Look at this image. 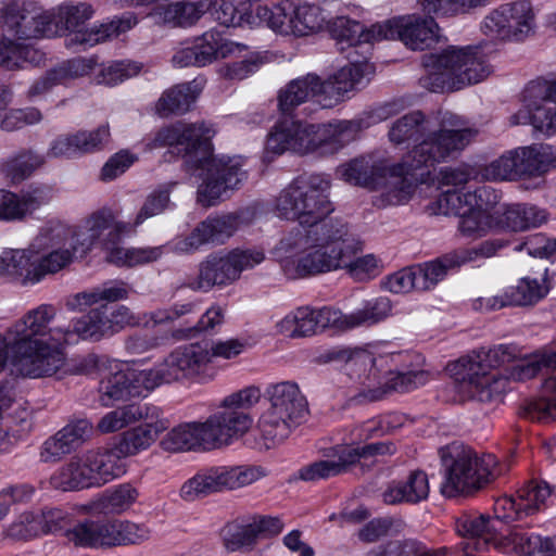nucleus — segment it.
<instances>
[{
  "label": "nucleus",
  "instance_id": "obj_34",
  "mask_svg": "<svg viewBox=\"0 0 556 556\" xmlns=\"http://www.w3.org/2000/svg\"><path fill=\"white\" fill-rule=\"evenodd\" d=\"M210 8V2L204 0L189 1L178 0L154 8L152 16L156 22L173 26H190L194 24Z\"/></svg>",
  "mask_w": 556,
  "mask_h": 556
},
{
  "label": "nucleus",
  "instance_id": "obj_38",
  "mask_svg": "<svg viewBox=\"0 0 556 556\" xmlns=\"http://www.w3.org/2000/svg\"><path fill=\"white\" fill-rule=\"evenodd\" d=\"M109 313V304H101L73 320L70 329L72 338L77 336L83 340L99 341L114 334Z\"/></svg>",
  "mask_w": 556,
  "mask_h": 556
},
{
  "label": "nucleus",
  "instance_id": "obj_11",
  "mask_svg": "<svg viewBox=\"0 0 556 556\" xmlns=\"http://www.w3.org/2000/svg\"><path fill=\"white\" fill-rule=\"evenodd\" d=\"M58 311L51 304H40L29 309L11 327L5 336L0 334V371L8 359V344L50 340L58 343L72 341L70 328L52 327Z\"/></svg>",
  "mask_w": 556,
  "mask_h": 556
},
{
  "label": "nucleus",
  "instance_id": "obj_36",
  "mask_svg": "<svg viewBox=\"0 0 556 556\" xmlns=\"http://www.w3.org/2000/svg\"><path fill=\"white\" fill-rule=\"evenodd\" d=\"M157 414V407L148 403H130L106 413L97 424L96 429L102 433L116 432L141 418H151Z\"/></svg>",
  "mask_w": 556,
  "mask_h": 556
},
{
  "label": "nucleus",
  "instance_id": "obj_46",
  "mask_svg": "<svg viewBox=\"0 0 556 556\" xmlns=\"http://www.w3.org/2000/svg\"><path fill=\"white\" fill-rule=\"evenodd\" d=\"M106 250L108 262L116 266L134 267L157 261L163 255V247L124 248L117 242Z\"/></svg>",
  "mask_w": 556,
  "mask_h": 556
},
{
  "label": "nucleus",
  "instance_id": "obj_30",
  "mask_svg": "<svg viewBox=\"0 0 556 556\" xmlns=\"http://www.w3.org/2000/svg\"><path fill=\"white\" fill-rule=\"evenodd\" d=\"M161 409L151 418H141L143 425L131 428L122 434V438L114 450L117 455L130 456L149 448L157 437L167 429V421L160 418Z\"/></svg>",
  "mask_w": 556,
  "mask_h": 556
},
{
  "label": "nucleus",
  "instance_id": "obj_42",
  "mask_svg": "<svg viewBox=\"0 0 556 556\" xmlns=\"http://www.w3.org/2000/svg\"><path fill=\"white\" fill-rule=\"evenodd\" d=\"M201 90L202 87L195 80L176 85L162 94L156 111L162 116L184 114L190 110Z\"/></svg>",
  "mask_w": 556,
  "mask_h": 556
},
{
  "label": "nucleus",
  "instance_id": "obj_57",
  "mask_svg": "<svg viewBox=\"0 0 556 556\" xmlns=\"http://www.w3.org/2000/svg\"><path fill=\"white\" fill-rule=\"evenodd\" d=\"M508 241L504 239H490L481 242L478 247L470 249H459L454 251L451 261L460 266L476 262L479 258H489L495 256L498 251L506 248Z\"/></svg>",
  "mask_w": 556,
  "mask_h": 556
},
{
  "label": "nucleus",
  "instance_id": "obj_24",
  "mask_svg": "<svg viewBox=\"0 0 556 556\" xmlns=\"http://www.w3.org/2000/svg\"><path fill=\"white\" fill-rule=\"evenodd\" d=\"M372 73V65L366 60H354L342 66L333 75L323 79L324 92L326 93L324 104L332 109L343 101L348 92L364 87L369 81Z\"/></svg>",
  "mask_w": 556,
  "mask_h": 556
},
{
  "label": "nucleus",
  "instance_id": "obj_50",
  "mask_svg": "<svg viewBox=\"0 0 556 556\" xmlns=\"http://www.w3.org/2000/svg\"><path fill=\"white\" fill-rule=\"evenodd\" d=\"M389 139L394 146L408 149L407 154L401 161L412 155L416 170L417 114L409 113L395 121L389 130Z\"/></svg>",
  "mask_w": 556,
  "mask_h": 556
},
{
  "label": "nucleus",
  "instance_id": "obj_52",
  "mask_svg": "<svg viewBox=\"0 0 556 556\" xmlns=\"http://www.w3.org/2000/svg\"><path fill=\"white\" fill-rule=\"evenodd\" d=\"M516 149L508 150L480 168L479 175L488 181H511L519 178Z\"/></svg>",
  "mask_w": 556,
  "mask_h": 556
},
{
  "label": "nucleus",
  "instance_id": "obj_45",
  "mask_svg": "<svg viewBox=\"0 0 556 556\" xmlns=\"http://www.w3.org/2000/svg\"><path fill=\"white\" fill-rule=\"evenodd\" d=\"M50 12L51 24L55 25V36H61L81 29L85 22L92 17L94 11L91 4L79 2L64 3Z\"/></svg>",
  "mask_w": 556,
  "mask_h": 556
},
{
  "label": "nucleus",
  "instance_id": "obj_64",
  "mask_svg": "<svg viewBox=\"0 0 556 556\" xmlns=\"http://www.w3.org/2000/svg\"><path fill=\"white\" fill-rule=\"evenodd\" d=\"M531 124L546 136L556 134V104L543 98V102L531 112Z\"/></svg>",
  "mask_w": 556,
  "mask_h": 556
},
{
  "label": "nucleus",
  "instance_id": "obj_20",
  "mask_svg": "<svg viewBox=\"0 0 556 556\" xmlns=\"http://www.w3.org/2000/svg\"><path fill=\"white\" fill-rule=\"evenodd\" d=\"M340 318L341 311L332 307L325 306L315 309L309 306H302L287 314L276 324V328L280 334L290 338H303L314 336L325 329L340 331Z\"/></svg>",
  "mask_w": 556,
  "mask_h": 556
},
{
  "label": "nucleus",
  "instance_id": "obj_62",
  "mask_svg": "<svg viewBox=\"0 0 556 556\" xmlns=\"http://www.w3.org/2000/svg\"><path fill=\"white\" fill-rule=\"evenodd\" d=\"M257 539L252 522L248 525H230L224 530L225 546L231 552L251 547L256 543Z\"/></svg>",
  "mask_w": 556,
  "mask_h": 556
},
{
  "label": "nucleus",
  "instance_id": "obj_37",
  "mask_svg": "<svg viewBox=\"0 0 556 556\" xmlns=\"http://www.w3.org/2000/svg\"><path fill=\"white\" fill-rule=\"evenodd\" d=\"M34 251L28 249H9L0 254V275L18 281L23 286H34L33 274L36 271Z\"/></svg>",
  "mask_w": 556,
  "mask_h": 556
},
{
  "label": "nucleus",
  "instance_id": "obj_43",
  "mask_svg": "<svg viewBox=\"0 0 556 556\" xmlns=\"http://www.w3.org/2000/svg\"><path fill=\"white\" fill-rule=\"evenodd\" d=\"M76 240V229L60 219H50L39 229L30 243V251L70 248Z\"/></svg>",
  "mask_w": 556,
  "mask_h": 556
},
{
  "label": "nucleus",
  "instance_id": "obj_22",
  "mask_svg": "<svg viewBox=\"0 0 556 556\" xmlns=\"http://www.w3.org/2000/svg\"><path fill=\"white\" fill-rule=\"evenodd\" d=\"M72 460L83 475L87 489L101 486L125 473L122 458L114 450H89L73 456Z\"/></svg>",
  "mask_w": 556,
  "mask_h": 556
},
{
  "label": "nucleus",
  "instance_id": "obj_41",
  "mask_svg": "<svg viewBox=\"0 0 556 556\" xmlns=\"http://www.w3.org/2000/svg\"><path fill=\"white\" fill-rule=\"evenodd\" d=\"M392 303L387 296H379L364 303L351 314L341 312L340 331L351 330L362 326H371L378 324L390 316Z\"/></svg>",
  "mask_w": 556,
  "mask_h": 556
},
{
  "label": "nucleus",
  "instance_id": "obj_53",
  "mask_svg": "<svg viewBox=\"0 0 556 556\" xmlns=\"http://www.w3.org/2000/svg\"><path fill=\"white\" fill-rule=\"evenodd\" d=\"M98 391L101 405L113 406L130 395V380L123 370L110 372L101 379Z\"/></svg>",
  "mask_w": 556,
  "mask_h": 556
},
{
  "label": "nucleus",
  "instance_id": "obj_61",
  "mask_svg": "<svg viewBox=\"0 0 556 556\" xmlns=\"http://www.w3.org/2000/svg\"><path fill=\"white\" fill-rule=\"evenodd\" d=\"M93 431L94 427L90 420L86 418H78L67 422L61 430H59V433L73 452L89 441Z\"/></svg>",
  "mask_w": 556,
  "mask_h": 556
},
{
  "label": "nucleus",
  "instance_id": "obj_16",
  "mask_svg": "<svg viewBox=\"0 0 556 556\" xmlns=\"http://www.w3.org/2000/svg\"><path fill=\"white\" fill-rule=\"evenodd\" d=\"M535 27V14L528 0L502 3L483 17L480 30L488 37L503 41H522Z\"/></svg>",
  "mask_w": 556,
  "mask_h": 556
},
{
  "label": "nucleus",
  "instance_id": "obj_35",
  "mask_svg": "<svg viewBox=\"0 0 556 556\" xmlns=\"http://www.w3.org/2000/svg\"><path fill=\"white\" fill-rule=\"evenodd\" d=\"M519 178L542 176L556 168V149L548 144L516 148Z\"/></svg>",
  "mask_w": 556,
  "mask_h": 556
},
{
  "label": "nucleus",
  "instance_id": "obj_47",
  "mask_svg": "<svg viewBox=\"0 0 556 556\" xmlns=\"http://www.w3.org/2000/svg\"><path fill=\"white\" fill-rule=\"evenodd\" d=\"M75 245L76 242H72L70 248L34 251L40 256L36 261V271L31 276L33 281L40 282L47 275L55 274L68 266L73 262L75 253H80V249H76Z\"/></svg>",
  "mask_w": 556,
  "mask_h": 556
},
{
  "label": "nucleus",
  "instance_id": "obj_25",
  "mask_svg": "<svg viewBox=\"0 0 556 556\" xmlns=\"http://www.w3.org/2000/svg\"><path fill=\"white\" fill-rule=\"evenodd\" d=\"M364 129L363 119L314 124V152L332 154L354 141Z\"/></svg>",
  "mask_w": 556,
  "mask_h": 556
},
{
  "label": "nucleus",
  "instance_id": "obj_32",
  "mask_svg": "<svg viewBox=\"0 0 556 556\" xmlns=\"http://www.w3.org/2000/svg\"><path fill=\"white\" fill-rule=\"evenodd\" d=\"M192 47L198 55L199 66H205L218 59L240 55L248 49L244 43L228 40L214 29L195 38Z\"/></svg>",
  "mask_w": 556,
  "mask_h": 556
},
{
  "label": "nucleus",
  "instance_id": "obj_48",
  "mask_svg": "<svg viewBox=\"0 0 556 556\" xmlns=\"http://www.w3.org/2000/svg\"><path fill=\"white\" fill-rule=\"evenodd\" d=\"M533 534L519 527H514L506 534L497 533L495 530L494 538L490 541V547L503 554L531 556Z\"/></svg>",
  "mask_w": 556,
  "mask_h": 556
},
{
  "label": "nucleus",
  "instance_id": "obj_15",
  "mask_svg": "<svg viewBox=\"0 0 556 556\" xmlns=\"http://www.w3.org/2000/svg\"><path fill=\"white\" fill-rule=\"evenodd\" d=\"M263 476L264 472L257 467L212 466L199 470L188 479L181 485L179 494L182 500L193 502L213 493L249 485Z\"/></svg>",
  "mask_w": 556,
  "mask_h": 556
},
{
  "label": "nucleus",
  "instance_id": "obj_63",
  "mask_svg": "<svg viewBox=\"0 0 556 556\" xmlns=\"http://www.w3.org/2000/svg\"><path fill=\"white\" fill-rule=\"evenodd\" d=\"M71 542L84 547H101L100 521L85 520L66 532Z\"/></svg>",
  "mask_w": 556,
  "mask_h": 556
},
{
  "label": "nucleus",
  "instance_id": "obj_31",
  "mask_svg": "<svg viewBox=\"0 0 556 556\" xmlns=\"http://www.w3.org/2000/svg\"><path fill=\"white\" fill-rule=\"evenodd\" d=\"M546 220V212L530 204H508L495 211L497 229L525 231L540 227Z\"/></svg>",
  "mask_w": 556,
  "mask_h": 556
},
{
  "label": "nucleus",
  "instance_id": "obj_29",
  "mask_svg": "<svg viewBox=\"0 0 556 556\" xmlns=\"http://www.w3.org/2000/svg\"><path fill=\"white\" fill-rule=\"evenodd\" d=\"M456 530L465 539L460 544L464 552L489 549L495 534L491 517L477 511L462 513L456 519Z\"/></svg>",
  "mask_w": 556,
  "mask_h": 556
},
{
  "label": "nucleus",
  "instance_id": "obj_55",
  "mask_svg": "<svg viewBox=\"0 0 556 556\" xmlns=\"http://www.w3.org/2000/svg\"><path fill=\"white\" fill-rule=\"evenodd\" d=\"M493 229H497L495 211L493 214H484L479 211L468 210V212L459 217L458 230L466 238L478 239Z\"/></svg>",
  "mask_w": 556,
  "mask_h": 556
},
{
  "label": "nucleus",
  "instance_id": "obj_59",
  "mask_svg": "<svg viewBox=\"0 0 556 556\" xmlns=\"http://www.w3.org/2000/svg\"><path fill=\"white\" fill-rule=\"evenodd\" d=\"M388 394L387 381L377 370H371L361 382L358 392L352 397L355 404H366L382 400Z\"/></svg>",
  "mask_w": 556,
  "mask_h": 556
},
{
  "label": "nucleus",
  "instance_id": "obj_44",
  "mask_svg": "<svg viewBox=\"0 0 556 556\" xmlns=\"http://www.w3.org/2000/svg\"><path fill=\"white\" fill-rule=\"evenodd\" d=\"M325 457V459H319L302 467L298 471L299 479L308 482H317L340 476L348 471L340 445L329 448Z\"/></svg>",
  "mask_w": 556,
  "mask_h": 556
},
{
  "label": "nucleus",
  "instance_id": "obj_8",
  "mask_svg": "<svg viewBox=\"0 0 556 556\" xmlns=\"http://www.w3.org/2000/svg\"><path fill=\"white\" fill-rule=\"evenodd\" d=\"M269 405L258 419V431L269 448L283 442L307 413V402L294 381L271 383L266 388Z\"/></svg>",
  "mask_w": 556,
  "mask_h": 556
},
{
  "label": "nucleus",
  "instance_id": "obj_21",
  "mask_svg": "<svg viewBox=\"0 0 556 556\" xmlns=\"http://www.w3.org/2000/svg\"><path fill=\"white\" fill-rule=\"evenodd\" d=\"M313 130L314 124L295 119L279 121L267 135L265 151L273 155L314 153Z\"/></svg>",
  "mask_w": 556,
  "mask_h": 556
},
{
  "label": "nucleus",
  "instance_id": "obj_60",
  "mask_svg": "<svg viewBox=\"0 0 556 556\" xmlns=\"http://www.w3.org/2000/svg\"><path fill=\"white\" fill-rule=\"evenodd\" d=\"M141 64L131 61H115L104 66L99 76L98 83L114 86L125 79L131 78L139 74Z\"/></svg>",
  "mask_w": 556,
  "mask_h": 556
},
{
  "label": "nucleus",
  "instance_id": "obj_14",
  "mask_svg": "<svg viewBox=\"0 0 556 556\" xmlns=\"http://www.w3.org/2000/svg\"><path fill=\"white\" fill-rule=\"evenodd\" d=\"M256 16L275 33L283 36H309L325 29L328 24L324 10L309 3L294 7L286 2L273 8L260 5Z\"/></svg>",
  "mask_w": 556,
  "mask_h": 556
},
{
  "label": "nucleus",
  "instance_id": "obj_9",
  "mask_svg": "<svg viewBox=\"0 0 556 556\" xmlns=\"http://www.w3.org/2000/svg\"><path fill=\"white\" fill-rule=\"evenodd\" d=\"M327 28L337 40L341 51L383 39H400L410 50L417 49V17L414 15L376 24L369 29H366L357 21L338 16L328 21Z\"/></svg>",
  "mask_w": 556,
  "mask_h": 556
},
{
  "label": "nucleus",
  "instance_id": "obj_28",
  "mask_svg": "<svg viewBox=\"0 0 556 556\" xmlns=\"http://www.w3.org/2000/svg\"><path fill=\"white\" fill-rule=\"evenodd\" d=\"M236 280V271L231 269L224 252L208 254L198 267V276L188 282L193 291L208 292L213 288H224Z\"/></svg>",
  "mask_w": 556,
  "mask_h": 556
},
{
  "label": "nucleus",
  "instance_id": "obj_2",
  "mask_svg": "<svg viewBox=\"0 0 556 556\" xmlns=\"http://www.w3.org/2000/svg\"><path fill=\"white\" fill-rule=\"evenodd\" d=\"M216 131L206 122L177 123L160 129L147 143L148 150L175 147L188 167L200 169L197 201L211 207L227 199L247 179L240 156H214L211 139Z\"/></svg>",
  "mask_w": 556,
  "mask_h": 556
},
{
  "label": "nucleus",
  "instance_id": "obj_3",
  "mask_svg": "<svg viewBox=\"0 0 556 556\" xmlns=\"http://www.w3.org/2000/svg\"><path fill=\"white\" fill-rule=\"evenodd\" d=\"M536 355L519 357L515 345L481 348L451 363V376L471 400L490 403L506 391L507 382L533 378L541 369Z\"/></svg>",
  "mask_w": 556,
  "mask_h": 556
},
{
  "label": "nucleus",
  "instance_id": "obj_6",
  "mask_svg": "<svg viewBox=\"0 0 556 556\" xmlns=\"http://www.w3.org/2000/svg\"><path fill=\"white\" fill-rule=\"evenodd\" d=\"M336 174L350 185L369 189L389 185L387 198L393 205L407 202L417 187L412 155L394 165L376 155H362L338 166Z\"/></svg>",
  "mask_w": 556,
  "mask_h": 556
},
{
  "label": "nucleus",
  "instance_id": "obj_40",
  "mask_svg": "<svg viewBox=\"0 0 556 556\" xmlns=\"http://www.w3.org/2000/svg\"><path fill=\"white\" fill-rule=\"evenodd\" d=\"M45 54L33 45L16 42L5 36L0 37V66L7 70H22L27 65H39Z\"/></svg>",
  "mask_w": 556,
  "mask_h": 556
},
{
  "label": "nucleus",
  "instance_id": "obj_18",
  "mask_svg": "<svg viewBox=\"0 0 556 556\" xmlns=\"http://www.w3.org/2000/svg\"><path fill=\"white\" fill-rule=\"evenodd\" d=\"M3 25L17 39L55 36L51 12L28 0H9L0 8Z\"/></svg>",
  "mask_w": 556,
  "mask_h": 556
},
{
  "label": "nucleus",
  "instance_id": "obj_54",
  "mask_svg": "<svg viewBox=\"0 0 556 556\" xmlns=\"http://www.w3.org/2000/svg\"><path fill=\"white\" fill-rule=\"evenodd\" d=\"M138 491L129 483H124L106 491L99 501L104 514H122L130 508L138 498Z\"/></svg>",
  "mask_w": 556,
  "mask_h": 556
},
{
  "label": "nucleus",
  "instance_id": "obj_12",
  "mask_svg": "<svg viewBox=\"0 0 556 556\" xmlns=\"http://www.w3.org/2000/svg\"><path fill=\"white\" fill-rule=\"evenodd\" d=\"M256 215L255 206L210 215L197 224L188 236L176 239L172 244V251L177 254H192L205 245H222L236 233L240 226L254 222Z\"/></svg>",
  "mask_w": 556,
  "mask_h": 556
},
{
  "label": "nucleus",
  "instance_id": "obj_49",
  "mask_svg": "<svg viewBox=\"0 0 556 556\" xmlns=\"http://www.w3.org/2000/svg\"><path fill=\"white\" fill-rule=\"evenodd\" d=\"M348 470L355 464L362 466H372L378 456L391 455L395 447L391 442H375L363 446H353L350 444L340 445Z\"/></svg>",
  "mask_w": 556,
  "mask_h": 556
},
{
  "label": "nucleus",
  "instance_id": "obj_13",
  "mask_svg": "<svg viewBox=\"0 0 556 556\" xmlns=\"http://www.w3.org/2000/svg\"><path fill=\"white\" fill-rule=\"evenodd\" d=\"M261 397L256 387H248L223 400L220 409L207 418L215 448L231 444L252 426L251 416L244 410L255 405Z\"/></svg>",
  "mask_w": 556,
  "mask_h": 556
},
{
  "label": "nucleus",
  "instance_id": "obj_23",
  "mask_svg": "<svg viewBox=\"0 0 556 556\" xmlns=\"http://www.w3.org/2000/svg\"><path fill=\"white\" fill-rule=\"evenodd\" d=\"M323 79L316 74H306L287 83L278 90L277 108L282 115H292L302 104L311 102L319 109H330L324 104Z\"/></svg>",
  "mask_w": 556,
  "mask_h": 556
},
{
  "label": "nucleus",
  "instance_id": "obj_17",
  "mask_svg": "<svg viewBox=\"0 0 556 556\" xmlns=\"http://www.w3.org/2000/svg\"><path fill=\"white\" fill-rule=\"evenodd\" d=\"M61 344L50 340L31 341L8 344V350L12 352L13 366L21 376L42 378L55 375L65 365Z\"/></svg>",
  "mask_w": 556,
  "mask_h": 556
},
{
  "label": "nucleus",
  "instance_id": "obj_27",
  "mask_svg": "<svg viewBox=\"0 0 556 556\" xmlns=\"http://www.w3.org/2000/svg\"><path fill=\"white\" fill-rule=\"evenodd\" d=\"M136 23V17L128 14L109 23L94 24L87 28L81 27L79 30L66 34L64 45L72 50H85L108 39L117 37L129 30Z\"/></svg>",
  "mask_w": 556,
  "mask_h": 556
},
{
  "label": "nucleus",
  "instance_id": "obj_51",
  "mask_svg": "<svg viewBox=\"0 0 556 556\" xmlns=\"http://www.w3.org/2000/svg\"><path fill=\"white\" fill-rule=\"evenodd\" d=\"M175 186L174 181L162 184L147 195L134 222L130 223L132 230L147 219L161 215L169 207L170 193Z\"/></svg>",
  "mask_w": 556,
  "mask_h": 556
},
{
  "label": "nucleus",
  "instance_id": "obj_4",
  "mask_svg": "<svg viewBox=\"0 0 556 556\" xmlns=\"http://www.w3.org/2000/svg\"><path fill=\"white\" fill-rule=\"evenodd\" d=\"M476 131L464 127L453 114L446 113L438 129L429 128V121L419 113V185L434 184L438 187H460L471 178L466 165L444 167L435 175L434 165L445 161L452 153L464 150Z\"/></svg>",
  "mask_w": 556,
  "mask_h": 556
},
{
  "label": "nucleus",
  "instance_id": "obj_26",
  "mask_svg": "<svg viewBox=\"0 0 556 556\" xmlns=\"http://www.w3.org/2000/svg\"><path fill=\"white\" fill-rule=\"evenodd\" d=\"M207 419L203 422H185L174 427L162 439L161 445L165 451H212L215 450Z\"/></svg>",
  "mask_w": 556,
  "mask_h": 556
},
{
  "label": "nucleus",
  "instance_id": "obj_33",
  "mask_svg": "<svg viewBox=\"0 0 556 556\" xmlns=\"http://www.w3.org/2000/svg\"><path fill=\"white\" fill-rule=\"evenodd\" d=\"M101 547L140 544L150 538V530L129 520L100 521Z\"/></svg>",
  "mask_w": 556,
  "mask_h": 556
},
{
  "label": "nucleus",
  "instance_id": "obj_58",
  "mask_svg": "<svg viewBox=\"0 0 556 556\" xmlns=\"http://www.w3.org/2000/svg\"><path fill=\"white\" fill-rule=\"evenodd\" d=\"M54 188L48 184H31L21 191L25 217L31 215L43 205H48L54 198Z\"/></svg>",
  "mask_w": 556,
  "mask_h": 556
},
{
  "label": "nucleus",
  "instance_id": "obj_10",
  "mask_svg": "<svg viewBox=\"0 0 556 556\" xmlns=\"http://www.w3.org/2000/svg\"><path fill=\"white\" fill-rule=\"evenodd\" d=\"M212 364V353L204 343H191L169 353L163 362L151 369L139 371L135 379L147 390L164 383L204 374Z\"/></svg>",
  "mask_w": 556,
  "mask_h": 556
},
{
  "label": "nucleus",
  "instance_id": "obj_56",
  "mask_svg": "<svg viewBox=\"0 0 556 556\" xmlns=\"http://www.w3.org/2000/svg\"><path fill=\"white\" fill-rule=\"evenodd\" d=\"M507 291L513 305H531L547 294V287L538 279L523 277Z\"/></svg>",
  "mask_w": 556,
  "mask_h": 556
},
{
  "label": "nucleus",
  "instance_id": "obj_1",
  "mask_svg": "<svg viewBox=\"0 0 556 556\" xmlns=\"http://www.w3.org/2000/svg\"><path fill=\"white\" fill-rule=\"evenodd\" d=\"M330 179L325 174H304L287 185L274 200L273 213L282 220L298 222L273 250L283 274L301 279L346 269L358 281L370 280L383 270L375 254L361 257L363 242L346 223L327 219L333 211L329 200Z\"/></svg>",
  "mask_w": 556,
  "mask_h": 556
},
{
  "label": "nucleus",
  "instance_id": "obj_19",
  "mask_svg": "<svg viewBox=\"0 0 556 556\" xmlns=\"http://www.w3.org/2000/svg\"><path fill=\"white\" fill-rule=\"evenodd\" d=\"M130 231V223L117 222L115 213L103 207L89 215L80 230H76L75 248L80 249V254H86L93 245L110 247L118 242L121 236Z\"/></svg>",
  "mask_w": 556,
  "mask_h": 556
},
{
  "label": "nucleus",
  "instance_id": "obj_39",
  "mask_svg": "<svg viewBox=\"0 0 556 556\" xmlns=\"http://www.w3.org/2000/svg\"><path fill=\"white\" fill-rule=\"evenodd\" d=\"M45 163L43 154L24 149L7 157L0 166V172L10 184L18 185L28 179Z\"/></svg>",
  "mask_w": 556,
  "mask_h": 556
},
{
  "label": "nucleus",
  "instance_id": "obj_5",
  "mask_svg": "<svg viewBox=\"0 0 556 556\" xmlns=\"http://www.w3.org/2000/svg\"><path fill=\"white\" fill-rule=\"evenodd\" d=\"M486 55L478 46H450L422 58L419 84L433 92L458 90L478 84L491 74Z\"/></svg>",
  "mask_w": 556,
  "mask_h": 556
},
{
  "label": "nucleus",
  "instance_id": "obj_7",
  "mask_svg": "<svg viewBox=\"0 0 556 556\" xmlns=\"http://www.w3.org/2000/svg\"><path fill=\"white\" fill-rule=\"evenodd\" d=\"M444 469L441 493L447 497L471 495L491 483L496 477L493 455L479 456L471 447L453 442L439 450Z\"/></svg>",
  "mask_w": 556,
  "mask_h": 556
}]
</instances>
